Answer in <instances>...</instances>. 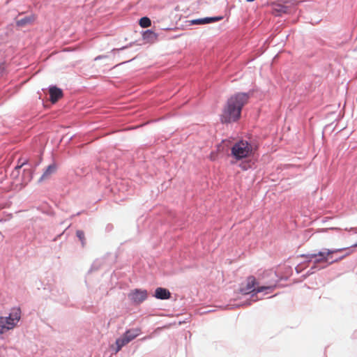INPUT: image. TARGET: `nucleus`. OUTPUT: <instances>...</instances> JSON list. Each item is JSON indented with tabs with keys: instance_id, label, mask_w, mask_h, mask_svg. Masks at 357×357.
Listing matches in <instances>:
<instances>
[{
	"instance_id": "17",
	"label": "nucleus",
	"mask_w": 357,
	"mask_h": 357,
	"mask_svg": "<svg viewBox=\"0 0 357 357\" xmlns=\"http://www.w3.org/2000/svg\"><path fill=\"white\" fill-rule=\"evenodd\" d=\"M343 258H344V257H340V259H335V260H334V261H333L330 262V264H332V263H333V262H337V261H340V259H343Z\"/></svg>"
},
{
	"instance_id": "10",
	"label": "nucleus",
	"mask_w": 357,
	"mask_h": 357,
	"mask_svg": "<svg viewBox=\"0 0 357 357\" xmlns=\"http://www.w3.org/2000/svg\"><path fill=\"white\" fill-rule=\"evenodd\" d=\"M222 17H205L202 19L194 20L191 21V24H204L222 20Z\"/></svg>"
},
{
	"instance_id": "21",
	"label": "nucleus",
	"mask_w": 357,
	"mask_h": 357,
	"mask_svg": "<svg viewBox=\"0 0 357 357\" xmlns=\"http://www.w3.org/2000/svg\"><path fill=\"white\" fill-rule=\"evenodd\" d=\"M246 1L248 2H252V1H254L255 0H246Z\"/></svg>"
},
{
	"instance_id": "11",
	"label": "nucleus",
	"mask_w": 357,
	"mask_h": 357,
	"mask_svg": "<svg viewBox=\"0 0 357 357\" xmlns=\"http://www.w3.org/2000/svg\"><path fill=\"white\" fill-rule=\"evenodd\" d=\"M128 343H129V342L126 338L124 335H123L121 337L116 339V342H115V345H116L115 353H118L123 346L128 344Z\"/></svg>"
},
{
	"instance_id": "15",
	"label": "nucleus",
	"mask_w": 357,
	"mask_h": 357,
	"mask_svg": "<svg viewBox=\"0 0 357 357\" xmlns=\"http://www.w3.org/2000/svg\"><path fill=\"white\" fill-rule=\"evenodd\" d=\"M151 24V20L149 17H143L139 20V25L143 28H147Z\"/></svg>"
},
{
	"instance_id": "22",
	"label": "nucleus",
	"mask_w": 357,
	"mask_h": 357,
	"mask_svg": "<svg viewBox=\"0 0 357 357\" xmlns=\"http://www.w3.org/2000/svg\"><path fill=\"white\" fill-rule=\"evenodd\" d=\"M356 245H357V243L355 245V246H356Z\"/></svg>"
},
{
	"instance_id": "3",
	"label": "nucleus",
	"mask_w": 357,
	"mask_h": 357,
	"mask_svg": "<svg viewBox=\"0 0 357 357\" xmlns=\"http://www.w3.org/2000/svg\"><path fill=\"white\" fill-rule=\"evenodd\" d=\"M21 319L20 308H14L8 317H0V335L14 329Z\"/></svg>"
},
{
	"instance_id": "5",
	"label": "nucleus",
	"mask_w": 357,
	"mask_h": 357,
	"mask_svg": "<svg viewBox=\"0 0 357 357\" xmlns=\"http://www.w3.org/2000/svg\"><path fill=\"white\" fill-rule=\"evenodd\" d=\"M256 284L257 281L255 278L252 275L249 276L247 278L245 286L241 288V292L243 294H248L254 291L259 293L271 288L270 287L265 286L255 288Z\"/></svg>"
},
{
	"instance_id": "14",
	"label": "nucleus",
	"mask_w": 357,
	"mask_h": 357,
	"mask_svg": "<svg viewBox=\"0 0 357 357\" xmlns=\"http://www.w3.org/2000/svg\"><path fill=\"white\" fill-rule=\"evenodd\" d=\"M288 8L287 6L278 4L273 9V13L276 15H280L282 13H287Z\"/></svg>"
},
{
	"instance_id": "16",
	"label": "nucleus",
	"mask_w": 357,
	"mask_h": 357,
	"mask_svg": "<svg viewBox=\"0 0 357 357\" xmlns=\"http://www.w3.org/2000/svg\"><path fill=\"white\" fill-rule=\"evenodd\" d=\"M76 235H77V238L79 239V241H81L82 246H84L86 244L84 232L82 230H77L76 231Z\"/></svg>"
},
{
	"instance_id": "13",
	"label": "nucleus",
	"mask_w": 357,
	"mask_h": 357,
	"mask_svg": "<svg viewBox=\"0 0 357 357\" xmlns=\"http://www.w3.org/2000/svg\"><path fill=\"white\" fill-rule=\"evenodd\" d=\"M34 20H35L34 16H33V15L28 16V17H25L21 20H17V24L18 26H25V25L32 23Z\"/></svg>"
},
{
	"instance_id": "6",
	"label": "nucleus",
	"mask_w": 357,
	"mask_h": 357,
	"mask_svg": "<svg viewBox=\"0 0 357 357\" xmlns=\"http://www.w3.org/2000/svg\"><path fill=\"white\" fill-rule=\"evenodd\" d=\"M146 290L135 289L132 291L129 295V298L135 303H141L147 298Z\"/></svg>"
},
{
	"instance_id": "12",
	"label": "nucleus",
	"mask_w": 357,
	"mask_h": 357,
	"mask_svg": "<svg viewBox=\"0 0 357 357\" xmlns=\"http://www.w3.org/2000/svg\"><path fill=\"white\" fill-rule=\"evenodd\" d=\"M56 167L54 164L50 165L42 175L41 179L48 178L51 174L56 172Z\"/></svg>"
},
{
	"instance_id": "19",
	"label": "nucleus",
	"mask_w": 357,
	"mask_h": 357,
	"mask_svg": "<svg viewBox=\"0 0 357 357\" xmlns=\"http://www.w3.org/2000/svg\"><path fill=\"white\" fill-rule=\"evenodd\" d=\"M3 72V68L0 67V74L2 73Z\"/></svg>"
},
{
	"instance_id": "8",
	"label": "nucleus",
	"mask_w": 357,
	"mask_h": 357,
	"mask_svg": "<svg viewBox=\"0 0 357 357\" xmlns=\"http://www.w3.org/2000/svg\"><path fill=\"white\" fill-rule=\"evenodd\" d=\"M142 333L141 329L139 328H132L126 331L123 335L130 342Z\"/></svg>"
},
{
	"instance_id": "1",
	"label": "nucleus",
	"mask_w": 357,
	"mask_h": 357,
	"mask_svg": "<svg viewBox=\"0 0 357 357\" xmlns=\"http://www.w3.org/2000/svg\"><path fill=\"white\" fill-rule=\"evenodd\" d=\"M250 96L247 93H237L231 96L223 107L220 119L222 123L237 121L241 115L243 107L248 102Z\"/></svg>"
},
{
	"instance_id": "2",
	"label": "nucleus",
	"mask_w": 357,
	"mask_h": 357,
	"mask_svg": "<svg viewBox=\"0 0 357 357\" xmlns=\"http://www.w3.org/2000/svg\"><path fill=\"white\" fill-rule=\"evenodd\" d=\"M255 148L247 140L241 139L235 142L231 148V156L236 161L248 158L254 155Z\"/></svg>"
},
{
	"instance_id": "18",
	"label": "nucleus",
	"mask_w": 357,
	"mask_h": 357,
	"mask_svg": "<svg viewBox=\"0 0 357 357\" xmlns=\"http://www.w3.org/2000/svg\"><path fill=\"white\" fill-rule=\"evenodd\" d=\"M25 163H26V161H24V162H22V164H21L20 165H18V166L17 167V168H18V169L21 168V167H22V165H24Z\"/></svg>"
},
{
	"instance_id": "9",
	"label": "nucleus",
	"mask_w": 357,
	"mask_h": 357,
	"mask_svg": "<svg viewBox=\"0 0 357 357\" xmlns=\"http://www.w3.org/2000/svg\"><path fill=\"white\" fill-rule=\"evenodd\" d=\"M155 296L158 299H168L171 297V294L167 289L158 287L155 289Z\"/></svg>"
},
{
	"instance_id": "20",
	"label": "nucleus",
	"mask_w": 357,
	"mask_h": 357,
	"mask_svg": "<svg viewBox=\"0 0 357 357\" xmlns=\"http://www.w3.org/2000/svg\"><path fill=\"white\" fill-rule=\"evenodd\" d=\"M146 34H148V35H152V34H153V33H152V32H146L145 35H146Z\"/></svg>"
},
{
	"instance_id": "7",
	"label": "nucleus",
	"mask_w": 357,
	"mask_h": 357,
	"mask_svg": "<svg viewBox=\"0 0 357 357\" xmlns=\"http://www.w3.org/2000/svg\"><path fill=\"white\" fill-rule=\"evenodd\" d=\"M50 100L52 103L56 102L62 96L63 92L61 89L56 86H52L50 89Z\"/></svg>"
},
{
	"instance_id": "4",
	"label": "nucleus",
	"mask_w": 357,
	"mask_h": 357,
	"mask_svg": "<svg viewBox=\"0 0 357 357\" xmlns=\"http://www.w3.org/2000/svg\"><path fill=\"white\" fill-rule=\"evenodd\" d=\"M344 250L342 249H336V250H328L326 249L324 251H320L317 253L314 254H307L303 255L308 261H313L314 264L327 262L330 255L333 253L340 252Z\"/></svg>"
}]
</instances>
